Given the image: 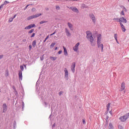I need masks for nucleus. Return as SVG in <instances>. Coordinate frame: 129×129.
<instances>
[{
    "mask_svg": "<svg viewBox=\"0 0 129 129\" xmlns=\"http://www.w3.org/2000/svg\"><path fill=\"white\" fill-rule=\"evenodd\" d=\"M19 77L20 80H23V73L22 72V71H19Z\"/></svg>",
    "mask_w": 129,
    "mask_h": 129,
    "instance_id": "obj_13",
    "label": "nucleus"
},
{
    "mask_svg": "<svg viewBox=\"0 0 129 129\" xmlns=\"http://www.w3.org/2000/svg\"><path fill=\"white\" fill-rule=\"evenodd\" d=\"M31 11L32 12H35V11H36V8H32Z\"/></svg>",
    "mask_w": 129,
    "mask_h": 129,
    "instance_id": "obj_33",
    "label": "nucleus"
},
{
    "mask_svg": "<svg viewBox=\"0 0 129 129\" xmlns=\"http://www.w3.org/2000/svg\"><path fill=\"white\" fill-rule=\"evenodd\" d=\"M24 67L25 68H26V65L25 64V65H24Z\"/></svg>",
    "mask_w": 129,
    "mask_h": 129,
    "instance_id": "obj_49",
    "label": "nucleus"
},
{
    "mask_svg": "<svg viewBox=\"0 0 129 129\" xmlns=\"http://www.w3.org/2000/svg\"><path fill=\"white\" fill-rule=\"evenodd\" d=\"M56 33V31H55L54 33H53L52 34H50V36H52L54 34H55Z\"/></svg>",
    "mask_w": 129,
    "mask_h": 129,
    "instance_id": "obj_45",
    "label": "nucleus"
},
{
    "mask_svg": "<svg viewBox=\"0 0 129 129\" xmlns=\"http://www.w3.org/2000/svg\"><path fill=\"white\" fill-rule=\"evenodd\" d=\"M57 49H58V47H56L55 48V50H57Z\"/></svg>",
    "mask_w": 129,
    "mask_h": 129,
    "instance_id": "obj_48",
    "label": "nucleus"
},
{
    "mask_svg": "<svg viewBox=\"0 0 129 129\" xmlns=\"http://www.w3.org/2000/svg\"><path fill=\"white\" fill-rule=\"evenodd\" d=\"M2 8H0V11H1V9Z\"/></svg>",
    "mask_w": 129,
    "mask_h": 129,
    "instance_id": "obj_54",
    "label": "nucleus"
},
{
    "mask_svg": "<svg viewBox=\"0 0 129 129\" xmlns=\"http://www.w3.org/2000/svg\"><path fill=\"white\" fill-rule=\"evenodd\" d=\"M124 116H125V119H128V118H129V113L125 114V115H124Z\"/></svg>",
    "mask_w": 129,
    "mask_h": 129,
    "instance_id": "obj_21",
    "label": "nucleus"
},
{
    "mask_svg": "<svg viewBox=\"0 0 129 129\" xmlns=\"http://www.w3.org/2000/svg\"><path fill=\"white\" fill-rule=\"evenodd\" d=\"M50 58L54 61V60H56V59H57V57H56V56H55V57L50 56Z\"/></svg>",
    "mask_w": 129,
    "mask_h": 129,
    "instance_id": "obj_25",
    "label": "nucleus"
},
{
    "mask_svg": "<svg viewBox=\"0 0 129 129\" xmlns=\"http://www.w3.org/2000/svg\"><path fill=\"white\" fill-rule=\"evenodd\" d=\"M64 72L65 78H68V77H69V73L68 72V70L67 68L64 69Z\"/></svg>",
    "mask_w": 129,
    "mask_h": 129,
    "instance_id": "obj_5",
    "label": "nucleus"
},
{
    "mask_svg": "<svg viewBox=\"0 0 129 129\" xmlns=\"http://www.w3.org/2000/svg\"><path fill=\"white\" fill-rule=\"evenodd\" d=\"M125 88V83L124 82H122L121 84V87L120 89V91H123Z\"/></svg>",
    "mask_w": 129,
    "mask_h": 129,
    "instance_id": "obj_9",
    "label": "nucleus"
},
{
    "mask_svg": "<svg viewBox=\"0 0 129 129\" xmlns=\"http://www.w3.org/2000/svg\"><path fill=\"white\" fill-rule=\"evenodd\" d=\"M79 45H80V43L79 42L77 43L75 45V46L73 47L74 51H75V52H77V51H78V49H79L78 47H79Z\"/></svg>",
    "mask_w": 129,
    "mask_h": 129,
    "instance_id": "obj_6",
    "label": "nucleus"
},
{
    "mask_svg": "<svg viewBox=\"0 0 129 129\" xmlns=\"http://www.w3.org/2000/svg\"><path fill=\"white\" fill-rule=\"evenodd\" d=\"M128 3H129V0H128Z\"/></svg>",
    "mask_w": 129,
    "mask_h": 129,
    "instance_id": "obj_55",
    "label": "nucleus"
},
{
    "mask_svg": "<svg viewBox=\"0 0 129 129\" xmlns=\"http://www.w3.org/2000/svg\"><path fill=\"white\" fill-rule=\"evenodd\" d=\"M109 113L111 114V115H112V111L111 110L109 111Z\"/></svg>",
    "mask_w": 129,
    "mask_h": 129,
    "instance_id": "obj_43",
    "label": "nucleus"
},
{
    "mask_svg": "<svg viewBox=\"0 0 129 129\" xmlns=\"http://www.w3.org/2000/svg\"><path fill=\"white\" fill-rule=\"evenodd\" d=\"M33 37H35V33H33L32 36H31V38H33Z\"/></svg>",
    "mask_w": 129,
    "mask_h": 129,
    "instance_id": "obj_40",
    "label": "nucleus"
},
{
    "mask_svg": "<svg viewBox=\"0 0 129 129\" xmlns=\"http://www.w3.org/2000/svg\"><path fill=\"white\" fill-rule=\"evenodd\" d=\"M20 69L22 71H24V67L23 66H20Z\"/></svg>",
    "mask_w": 129,
    "mask_h": 129,
    "instance_id": "obj_30",
    "label": "nucleus"
},
{
    "mask_svg": "<svg viewBox=\"0 0 129 129\" xmlns=\"http://www.w3.org/2000/svg\"><path fill=\"white\" fill-rule=\"evenodd\" d=\"M117 42V43H118V41H116Z\"/></svg>",
    "mask_w": 129,
    "mask_h": 129,
    "instance_id": "obj_53",
    "label": "nucleus"
},
{
    "mask_svg": "<svg viewBox=\"0 0 129 129\" xmlns=\"http://www.w3.org/2000/svg\"><path fill=\"white\" fill-rule=\"evenodd\" d=\"M4 4L2 5L1 6H0V9H2V8H4Z\"/></svg>",
    "mask_w": 129,
    "mask_h": 129,
    "instance_id": "obj_41",
    "label": "nucleus"
},
{
    "mask_svg": "<svg viewBox=\"0 0 129 129\" xmlns=\"http://www.w3.org/2000/svg\"><path fill=\"white\" fill-rule=\"evenodd\" d=\"M34 32V29H31L30 31L29 32V34H32Z\"/></svg>",
    "mask_w": 129,
    "mask_h": 129,
    "instance_id": "obj_31",
    "label": "nucleus"
},
{
    "mask_svg": "<svg viewBox=\"0 0 129 129\" xmlns=\"http://www.w3.org/2000/svg\"><path fill=\"white\" fill-rule=\"evenodd\" d=\"M114 20H117V18H115V19H114Z\"/></svg>",
    "mask_w": 129,
    "mask_h": 129,
    "instance_id": "obj_51",
    "label": "nucleus"
},
{
    "mask_svg": "<svg viewBox=\"0 0 129 129\" xmlns=\"http://www.w3.org/2000/svg\"><path fill=\"white\" fill-rule=\"evenodd\" d=\"M101 40V35H99L97 37V45H98V48H101V52H103V44H101V42H100Z\"/></svg>",
    "mask_w": 129,
    "mask_h": 129,
    "instance_id": "obj_2",
    "label": "nucleus"
},
{
    "mask_svg": "<svg viewBox=\"0 0 129 129\" xmlns=\"http://www.w3.org/2000/svg\"><path fill=\"white\" fill-rule=\"evenodd\" d=\"M16 17H17V15H15L13 19H15V18H16Z\"/></svg>",
    "mask_w": 129,
    "mask_h": 129,
    "instance_id": "obj_47",
    "label": "nucleus"
},
{
    "mask_svg": "<svg viewBox=\"0 0 129 129\" xmlns=\"http://www.w3.org/2000/svg\"><path fill=\"white\" fill-rule=\"evenodd\" d=\"M32 5H33V4L27 5V6L25 7L24 10H27V8H28V7H29V6H32Z\"/></svg>",
    "mask_w": 129,
    "mask_h": 129,
    "instance_id": "obj_29",
    "label": "nucleus"
},
{
    "mask_svg": "<svg viewBox=\"0 0 129 129\" xmlns=\"http://www.w3.org/2000/svg\"><path fill=\"white\" fill-rule=\"evenodd\" d=\"M32 46L34 47V48H35V47L36 46V40L33 41Z\"/></svg>",
    "mask_w": 129,
    "mask_h": 129,
    "instance_id": "obj_24",
    "label": "nucleus"
},
{
    "mask_svg": "<svg viewBox=\"0 0 129 129\" xmlns=\"http://www.w3.org/2000/svg\"><path fill=\"white\" fill-rule=\"evenodd\" d=\"M48 36H47V37L45 38V40L44 41V42H46V40H47L48 38Z\"/></svg>",
    "mask_w": 129,
    "mask_h": 129,
    "instance_id": "obj_44",
    "label": "nucleus"
},
{
    "mask_svg": "<svg viewBox=\"0 0 129 129\" xmlns=\"http://www.w3.org/2000/svg\"><path fill=\"white\" fill-rule=\"evenodd\" d=\"M40 60H41V61H43V60H44V57L42 56V57H40Z\"/></svg>",
    "mask_w": 129,
    "mask_h": 129,
    "instance_id": "obj_39",
    "label": "nucleus"
},
{
    "mask_svg": "<svg viewBox=\"0 0 129 129\" xmlns=\"http://www.w3.org/2000/svg\"><path fill=\"white\" fill-rule=\"evenodd\" d=\"M106 107H107V111H109V108H110V103H109L107 106H106Z\"/></svg>",
    "mask_w": 129,
    "mask_h": 129,
    "instance_id": "obj_20",
    "label": "nucleus"
},
{
    "mask_svg": "<svg viewBox=\"0 0 129 129\" xmlns=\"http://www.w3.org/2000/svg\"><path fill=\"white\" fill-rule=\"evenodd\" d=\"M63 48L64 50V55L65 56H68V52H67V49H66V47L63 46Z\"/></svg>",
    "mask_w": 129,
    "mask_h": 129,
    "instance_id": "obj_18",
    "label": "nucleus"
},
{
    "mask_svg": "<svg viewBox=\"0 0 129 129\" xmlns=\"http://www.w3.org/2000/svg\"><path fill=\"white\" fill-rule=\"evenodd\" d=\"M76 63L75 62H73L71 66V70L73 73L75 72V67H76Z\"/></svg>",
    "mask_w": 129,
    "mask_h": 129,
    "instance_id": "obj_8",
    "label": "nucleus"
},
{
    "mask_svg": "<svg viewBox=\"0 0 129 129\" xmlns=\"http://www.w3.org/2000/svg\"><path fill=\"white\" fill-rule=\"evenodd\" d=\"M29 49L30 51H31V50H32V45H30L29 46Z\"/></svg>",
    "mask_w": 129,
    "mask_h": 129,
    "instance_id": "obj_34",
    "label": "nucleus"
},
{
    "mask_svg": "<svg viewBox=\"0 0 129 129\" xmlns=\"http://www.w3.org/2000/svg\"><path fill=\"white\" fill-rule=\"evenodd\" d=\"M83 123L84 124L85 123V120L83 119Z\"/></svg>",
    "mask_w": 129,
    "mask_h": 129,
    "instance_id": "obj_46",
    "label": "nucleus"
},
{
    "mask_svg": "<svg viewBox=\"0 0 129 129\" xmlns=\"http://www.w3.org/2000/svg\"><path fill=\"white\" fill-rule=\"evenodd\" d=\"M7 107H8L7 104H4L3 105V112H6L7 111Z\"/></svg>",
    "mask_w": 129,
    "mask_h": 129,
    "instance_id": "obj_14",
    "label": "nucleus"
},
{
    "mask_svg": "<svg viewBox=\"0 0 129 129\" xmlns=\"http://www.w3.org/2000/svg\"><path fill=\"white\" fill-rule=\"evenodd\" d=\"M57 53H58L59 55H60V54H61V53H62V50H59V51L57 52Z\"/></svg>",
    "mask_w": 129,
    "mask_h": 129,
    "instance_id": "obj_35",
    "label": "nucleus"
},
{
    "mask_svg": "<svg viewBox=\"0 0 129 129\" xmlns=\"http://www.w3.org/2000/svg\"><path fill=\"white\" fill-rule=\"evenodd\" d=\"M89 17L91 19V20H92V22L94 23L96 22V19L95 18V16L93 14H91L89 15Z\"/></svg>",
    "mask_w": 129,
    "mask_h": 129,
    "instance_id": "obj_4",
    "label": "nucleus"
},
{
    "mask_svg": "<svg viewBox=\"0 0 129 129\" xmlns=\"http://www.w3.org/2000/svg\"><path fill=\"white\" fill-rule=\"evenodd\" d=\"M108 129H113V126L112 125V124L111 123H110L109 124V127Z\"/></svg>",
    "mask_w": 129,
    "mask_h": 129,
    "instance_id": "obj_22",
    "label": "nucleus"
},
{
    "mask_svg": "<svg viewBox=\"0 0 129 129\" xmlns=\"http://www.w3.org/2000/svg\"><path fill=\"white\" fill-rule=\"evenodd\" d=\"M86 34H87V38L88 40L90 41L91 46H92L93 47H94L96 44V42H95L94 38H93V37H92V34L90 31H87L86 32Z\"/></svg>",
    "mask_w": 129,
    "mask_h": 129,
    "instance_id": "obj_1",
    "label": "nucleus"
},
{
    "mask_svg": "<svg viewBox=\"0 0 129 129\" xmlns=\"http://www.w3.org/2000/svg\"><path fill=\"white\" fill-rule=\"evenodd\" d=\"M114 38L115 40L117 42V34H114Z\"/></svg>",
    "mask_w": 129,
    "mask_h": 129,
    "instance_id": "obj_26",
    "label": "nucleus"
},
{
    "mask_svg": "<svg viewBox=\"0 0 129 129\" xmlns=\"http://www.w3.org/2000/svg\"><path fill=\"white\" fill-rule=\"evenodd\" d=\"M55 126H56V123H54L52 125V127H55Z\"/></svg>",
    "mask_w": 129,
    "mask_h": 129,
    "instance_id": "obj_42",
    "label": "nucleus"
},
{
    "mask_svg": "<svg viewBox=\"0 0 129 129\" xmlns=\"http://www.w3.org/2000/svg\"><path fill=\"white\" fill-rule=\"evenodd\" d=\"M3 58H4V55L2 54L0 55V60H1V59Z\"/></svg>",
    "mask_w": 129,
    "mask_h": 129,
    "instance_id": "obj_36",
    "label": "nucleus"
},
{
    "mask_svg": "<svg viewBox=\"0 0 129 129\" xmlns=\"http://www.w3.org/2000/svg\"><path fill=\"white\" fill-rule=\"evenodd\" d=\"M34 27H36V25L34 24H31L25 28V30H30V29H32V28H34Z\"/></svg>",
    "mask_w": 129,
    "mask_h": 129,
    "instance_id": "obj_7",
    "label": "nucleus"
},
{
    "mask_svg": "<svg viewBox=\"0 0 129 129\" xmlns=\"http://www.w3.org/2000/svg\"><path fill=\"white\" fill-rule=\"evenodd\" d=\"M56 9L57 10H60V7L59 6H56Z\"/></svg>",
    "mask_w": 129,
    "mask_h": 129,
    "instance_id": "obj_38",
    "label": "nucleus"
},
{
    "mask_svg": "<svg viewBox=\"0 0 129 129\" xmlns=\"http://www.w3.org/2000/svg\"><path fill=\"white\" fill-rule=\"evenodd\" d=\"M0 92H1V91H0Z\"/></svg>",
    "mask_w": 129,
    "mask_h": 129,
    "instance_id": "obj_56",
    "label": "nucleus"
},
{
    "mask_svg": "<svg viewBox=\"0 0 129 129\" xmlns=\"http://www.w3.org/2000/svg\"><path fill=\"white\" fill-rule=\"evenodd\" d=\"M119 119L121 121H125L126 120L124 115L120 116Z\"/></svg>",
    "mask_w": 129,
    "mask_h": 129,
    "instance_id": "obj_17",
    "label": "nucleus"
},
{
    "mask_svg": "<svg viewBox=\"0 0 129 129\" xmlns=\"http://www.w3.org/2000/svg\"><path fill=\"white\" fill-rule=\"evenodd\" d=\"M66 34L67 36V37H70L71 36V33H70V32L69 31L68 29L67 28L65 29Z\"/></svg>",
    "mask_w": 129,
    "mask_h": 129,
    "instance_id": "obj_15",
    "label": "nucleus"
},
{
    "mask_svg": "<svg viewBox=\"0 0 129 129\" xmlns=\"http://www.w3.org/2000/svg\"><path fill=\"white\" fill-rule=\"evenodd\" d=\"M71 10H72L73 12H75V13H79V11L76 7H71Z\"/></svg>",
    "mask_w": 129,
    "mask_h": 129,
    "instance_id": "obj_11",
    "label": "nucleus"
},
{
    "mask_svg": "<svg viewBox=\"0 0 129 129\" xmlns=\"http://www.w3.org/2000/svg\"><path fill=\"white\" fill-rule=\"evenodd\" d=\"M122 11H121V12L120 13V15L121 16H123L124 15V12H127V10H126V9L125 8V7H122Z\"/></svg>",
    "mask_w": 129,
    "mask_h": 129,
    "instance_id": "obj_12",
    "label": "nucleus"
},
{
    "mask_svg": "<svg viewBox=\"0 0 129 129\" xmlns=\"http://www.w3.org/2000/svg\"><path fill=\"white\" fill-rule=\"evenodd\" d=\"M120 26H121V30L123 32H125L126 29L124 27V26L123 25V24H122V23H120Z\"/></svg>",
    "mask_w": 129,
    "mask_h": 129,
    "instance_id": "obj_16",
    "label": "nucleus"
},
{
    "mask_svg": "<svg viewBox=\"0 0 129 129\" xmlns=\"http://www.w3.org/2000/svg\"><path fill=\"white\" fill-rule=\"evenodd\" d=\"M8 4H10V2L8 1H5L3 5L5 6V5H8Z\"/></svg>",
    "mask_w": 129,
    "mask_h": 129,
    "instance_id": "obj_28",
    "label": "nucleus"
},
{
    "mask_svg": "<svg viewBox=\"0 0 129 129\" xmlns=\"http://www.w3.org/2000/svg\"><path fill=\"white\" fill-rule=\"evenodd\" d=\"M56 45L55 43H52L50 46V48H53V47Z\"/></svg>",
    "mask_w": 129,
    "mask_h": 129,
    "instance_id": "obj_23",
    "label": "nucleus"
},
{
    "mask_svg": "<svg viewBox=\"0 0 129 129\" xmlns=\"http://www.w3.org/2000/svg\"><path fill=\"white\" fill-rule=\"evenodd\" d=\"M13 20H14V18H11V19H10L9 21L10 22H13Z\"/></svg>",
    "mask_w": 129,
    "mask_h": 129,
    "instance_id": "obj_37",
    "label": "nucleus"
},
{
    "mask_svg": "<svg viewBox=\"0 0 129 129\" xmlns=\"http://www.w3.org/2000/svg\"><path fill=\"white\" fill-rule=\"evenodd\" d=\"M119 22L120 23H126L127 21H126V19L123 17H121L119 18Z\"/></svg>",
    "mask_w": 129,
    "mask_h": 129,
    "instance_id": "obj_10",
    "label": "nucleus"
},
{
    "mask_svg": "<svg viewBox=\"0 0 129 129\" xmlns=\"http://www.w3.org/2000/svg\"><path fill=\"white\" fill-rule=\"evenodd\" d=\"M8 75H9V73H8L7 76H8Z\"/></svg>",
    "mask_w": 129,
    "mask_h": 129,
    "instance_id": "obj_50",
    "label": "nucleus"
},
{
    "mask_svg": "<svg viewBox=\"0 0 129 129\" xmlns=\"http://www.w3.org/2000/svg\"><path fill=\"white\" fill-rule=\"evenodd\" d=\"M48 23V21H41V22H40V24L41 25V24H44V23Z\"/></svg>",
    "mask_w": 129,
    "mask_h": 129,
    "instance_id": "obj_27",
    "label": "nucleus"
},
{
    "mask_svg": "<svg viewBox=\"0 0 129 129\" xmlns=\"http://www.w3.org/2000/svg\"><path fill=\"white\" fill-rule=\"evenodd\" d=\"M45 105H47V104L46 103H45Z\"/></svg>",
    "mask_w": 129,
    "mask_h": 129,
    "instance_id": "obj_52",
    "label": "nucleus"
},
{
    "mask_svg": "<svg viewBox=\"0 0 129 129\" xmlns=\"http://www.w3.org/2000/svg\"><path fill=\"white\" fill-rule=\"evenodd\" d=\"M68 26L69 27V28L70 29V30H72L73 28V25L70 23H68Z\"/></svg>",
    "mask_w": 129,
    "mask_h": 129,
    "instance_id": "obj_19",
    "label": "nucleus"
},
{
    "mask_svg": "<svg viewBox=\"0 0 129 129\" xmlns=\"http://www.w3.org/2000/svg\"><path fill=\"white\" fill-rule=\"evenodd\" d=\"M62 93H63V92L60 91V92H59L58 95H59V96H61V95H62Z\"/></svg>",
    "mask_w": 129,
    "mask_h": 129,
    "instance_id": "obj_32",
    "label": "nucleus"
},
{
    "mask_svg": "<svg viewBox=\"0 0 129 129\" xmlns=\"http://www.w3.org/2000/svg\"><path fill=\"white\" fill-rule=\"evenodd\" d=\"M40 16H42V14H37L30 16L28 18H27V20L29 21L30 20H32V19H35V18H38V17H40Z\"/></svg>",
    "mask_w": 129,
    "mask_h": 129,
    "instance_id": "obj_3",
    "label": "nucleus"
}]
</instances>
